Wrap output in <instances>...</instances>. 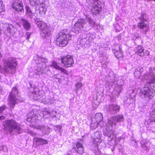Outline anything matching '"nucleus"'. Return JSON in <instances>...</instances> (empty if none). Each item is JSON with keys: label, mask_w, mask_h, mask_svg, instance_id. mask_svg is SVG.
<instances>
[{"label": "nucleus", "mask_w": 155, "mask_h": 155, "mask_svg": "<svg viewBox=\"0 0 155 155\" xmlns=\"http://www.w3.org/2000/svg\"><path fill=\"white\" fill-rule=\"evenodd\" d=\"M72 146V149L76 153L80 154H82L84 153V148L82 143L80 142H77L76 143H73Z\"/></svg>", "instance_id": "10"}, {"label": "nucleus", "mask_w": 155, "mask_h": 155, "mask_svg": "<svg viewBox=\"0 0 155 155\" xmlns=\"http://www.w3.org/2000/svg\"><path fill=\"white\" fill-rule=\"evenodd\" d=\"M155 83V78L153 77L150 81H147L141 90L142 94L148 101H150L155 95V86L152 84Z\"/></svg>", "instance_id": "1"}, {"label": "nucleus", "mask_w": 155, "mask_h": 155, "mask_svg": "<svg viewBox=\"0 0 155 155\" xmlns=\"http://www.w3.org/2000/svg\"><path fill=\"white\" fill-rule=\"evenodd\" d=\"M154 121L155 122V119H154Z\"/></svg>", "instance_id": "37"}, {"label": "nucleus", "mask_w": 155, "mask_h": 155, "mask_svg": "<svg viewBox=\"0 0 155 155\" xmlns=\"http://www.w3.org/2000/svg\"><path fill=\"white\" fill-rule=\"evenodd\" d=\"M12 7L13 9L18 12H21L24 11V5L20 0H14L12 4Z\"/></svg>", "instance_id": "11"}, {"label": "nucleus", "mask_w": 155, "mask_h": 155, "mask_svg": "<svg viewBox=\"0 0 155 155\" xmlns=\"http://www.w3.org/2000/svg\"><path fill=\"white\" fill-rule=\"evenodd\" d=\"M87 21L89 24H91L92 22V20L91 18H87Z\"/></svg>", "instance_id": "33"}, {"label": "nucleus", "mask_w": 155, "mask_h": 155, "mask_svg": "<svg viewBox=\"0 0 155 155\" xmlns=\"http://www.w3.org/2000/svg\"><path fill=\"white\" fill-rule=\"evenodd\" d=\"M50 66L51 67L55 69L58 70L61 67L58 64L57 62L54 61H52L51 64Z\"/></svg>", "instance_id": "23"}, {"label": "nucleus", "mask_w": 155, "mask_h": 155, "mask_svg": "<svg viewBox=\"0 0 155 155\" xmlns=\"http://www.w3.org/2000/svg\"><path fill=\"white\" fill-rule=\"evenodd\" d=\"M1 31H2V29L0 28V35L2 34Z\"/></svg>", "instance_id": "35"}, {"label": "nucleus", "mask_w": 155, "mask_h": 155, "mask_svg": "<svg viewBox=\"0 0 155 155\" xmlns=\"http://www.w3.org/2000/svg\"><path fill=\"white\" fill-rule=\"evenodd\" d=\"M110 107L112 110L116 112L119 111L120 108V106L117 104H112L110 105Z\"/></svg>", "instance_id": "21"}, {"label": "nucleus", "mask_w": 155, "mask_h": 155, "mask_svg": "<svg viewBox=\"0 0 155 155\" xmlns=\"http://www.w3.org/2000/svg\"><path fill=\"white\" fill-rule=\"evenodd\" d=\"M112 129V128L110 129L109 126H106L104 130V135L106 136L109 135V134L111 133Z\"/></svg>", "instance_id": "17"}, {"label": "nucleus", "mask_w": 155, "mask_h": 155, "mask_svg": "<svg viewBox=\"0 0 155 155\" xmlns=\"http://www.w3.org/2000/svg\"><path fill=\"white\" fill-rule=\"evenodd\" d=\"M58 70H60L64 74L68 75V71L65 69L60 67Z\"/></svg>", "instance_id": "26"}, {"label": "nucleus", "mask_w": 155, "mask_h": 155, "mask_svg": "<svg viewBox=\"0 0 155 155\" xmlns=\"http://www.w3.org/2000/svg\"><path fill=\"white\" fill-rule=\"evenodd\" d=\"M5 119V117L2 115L0 116V120H4Z\"/></svg>", "instance_id": "34"}, {"label": "nucleus", "mask_w": 155, "mask_h": 155, "mask_svg": "<svg viewBox=\"0 0 155 155\" xmlns=\"http://www.w3.org/2000/svg\"><path fill=\"white\" fill-rule=\"evenodd\" d=\"M18 93V91L16 87H13L12 88L11 91L10 92L8 97V104L12 108H13L17 103L15 94Z\"/></svg>", "instance_id": "7"}, {"label": "nucleus", "mask_w": 155, "mask_h": 155, "mask_svg": "<svg viewBox=\"0 0 155 155\" xmlns=\"http://www.w3.org/2000/svg\"><path fill=\"white\" fill-rule=\"evenodd\" d=\"M39 4L38 9L36 8V10L38 12L39 15L41 16H44L46 11V8L45 5L44 4Z\"/></svg>", "instance_id": "12"}, {"label": "nucleus", "mask_w": 155, "mask_h": 155, "mask_svg": "<svg viewBox=\"0 0 155 155\" xmlns=\"http://www.w3.org/2000/svg\"><path fill=\"white\" fill-rule=\"evenodd\" d=\"M34 140H35V142L38 145L46 144L48 143V142L46 140L42 138L35 137Z\"/></svg>", "instance_id": "13"}, {"label": "nucleus", "mask_w": 155, "mask_h": 155, "mask_svg": "<svg viewBox=\"0 0 155 155\" xmlns=\"http://www.w3.org/2000/svg\"><path fill=\"white\" fill-rule=\"evenodd\" d=\"M66 30H62L55 36L54 38L56 45L60 47H65L71 39V35L67 32Z\"/></svg>", "instance_id": "2"}, {"label": "nucleus", "mask_w": 155, "mask_h": 155, "mask_svg": "<svg viewBox=\"0 0 155 155\" xmlns=\"http://www.w3.org/2000/svg\"><path fill=\"white\" fill-rule=\"evenodd\" d=\"M40 0H29V3L32 6H38L41 4Z\"/></svg>", "instance_id": "19"}, {"label": "nucleus", "mask_w": 155, "mask_h": 155, "mask_svg": "<svg viewBox=\"0 0 155 155\" xmlns=\"http://www.w3.org/2000/svg\"><path fill=\"white\" fill-rule=\"evenodd\" d=\"M31 33L28 32H27L25 33V37L27 40H29L30 38Z\"/></svg>", "instance_id": "29"}, {"label": "nucleus", "mask_w": 155, "mask_h": 155, "mask_svg": "<svg viewBox=\"0 0 155 155\" xmlns=\"http://www.w3.org/2000/svg\"><path fill=\"white\" fill-rule=\"evenodd\" d=\"M116 120L117 122H120L124 118L123 115L120 114L118 115L115 116L114 117Z\"/></svg>", "instance_id": "25"}, {"label": "nucleus", "mask_w": 155, "mask_h": 155, "mask_svg": "<svg viewBox=\"0 0 155 155\" xmlns=\"http://www.w3.org/2000/svg\"><path fill=\"white\" fill-rule=\"evenodd\" d=\"M6 107L5 105L2 106L0 107V113H1L5 109Z\"/></svg>", "instance_id": "31"}, {"label": "nucleus", "mask_w": 155, "mask_h": 155, "mask_svg": "<svg viewBox=\"0 0 155 155\" xmlns=\"http://www.w3.org/2000/svg\"><path fill=\"white\" fill-rule=\"evenodd\" d=\"M135 77L136 78H139L141 75V73L139 71H135L134 73Z\"/></svg>", "instance_id": "27"}, {"label": "nucleus", "mask_w": 155, "mask_h": 155, "mask_svg": "<svg viewBox=\"0 0 155 155\" xmlns=\"http://www.w3.org/2000/svg\"><path fill=\"white\" fill-rule=\"evenodd\" d=\"M107 136L108 137V138H110V140H112L115 137V135L114 132H112L111 133L109 134V135Z\"/></svg>", "instance_id": "28"}, {"label": "nucleus", "mask_w": 155, "mask_h": 155, "mask_svg": "<svg viewBox=\"0 0 155 155\" xmlns=\"http://www.w3.org/2000/svg\"><path fill=\"white\" fill-rule=\"evenodd\" d=\"M60 59L61 63L66 68H70L73 66L74 60L72 56L67 54L61 57Z\"/></svg>", "instance_id": "8"}, {"label": "nucleus", "mask_w": 155, "mask_h": 155, "mask_svg": "<svg viewBox=\"0 0 155 155\" xmlns=\"http://www.w3.org/2000/svg\"><path fill=\"white\" fill-rule=\"evenodd\" d=\"M36 24L41 31L40 35L42 38L45 39L50 36L51 34V29L49 25L41 20L37 21Z\"/></svg>", "instance_id": "4"}, {"label": "nucleus", "mask_w": 155, "mask_h": 155, "mask_svg": "<svg viewBox=\"0 0 155 155\" xmlns=\"http://www.w3.org/2000/svg\"><path fill=\"white\" fill-rule=\"evenodd\" d=\"M26 10V13L28 14H30L31 13L32 11L31 10L29 7L28 6H26L25 7Z\"/></svg>", "instance_id": "30"}, {"label": "nucleus", "mask_w": 155, "mask_h": 155, "mask_svg": "<svg viewBox=\"0 0 155 155\" xmlns=\"http://www.w3.org/2000/svg\"><path fill=\"white\" fill-rule=\"evenodd\" d=\"M95 118L96 121L97 123L101 122L103 119L102 115L101 113L96 114Z\"/></svg>", "instance_id": "18"}, {"label": "nucleus", "mask_w": 155, "mask_h": 155, "mask_svg": "<svg viewBox=\"0 0 155 155\" xmlns=\"http://www.w3.org/2000/svg\"><path fill=\"white\" fill-rule=\"evenodd\" d=\"M144 49L143 47L141 46H138L136 48L135 53L140 56H142L143 55Z\"/></svg>", "instance_id": "16"}, {"label": "nucleus", "mask_w": 155, "mask_h": 155, "mask_svg": "<svg viewBox=\"0 0 155 155\" xmlns=\"http://www.w3.org/2000/svg\"><path fill=\"white\" fill-rule=\"evenodd\" d=\"M114 55L115 57L118 59H119L123 57V54L120 50L116 51L114 52Z\"/></svg>", "instance_id": "20"}, {"label": "nucleus", "mask_w": 155, "mask_h": 155, "mask_svg": "<svg viewBox=\"0 0 155 155\" xmlns=\"http://www.w3.org/2000/svg\"><path fill=\"white\" fill-rule=\"evenodd\" d=\"M96 137V136H95ZM101 137L100 135L99 134V137H94L93 140L94 143L98 145L101 142Z\"/></svg>", "instance_id": "22"}, {"label": "nucleus", "mask_w": 155, "mask_h": 155, "mask_svg": "<svg viewBox=\"0 0 155 155\" xmlns=\"http://www.w3.org/2000/svg\"><path fill=\"white\" fill-rule=\"evenodd\" d=\"M144 22H139L137 24V26L138 28L140 29L146 28V31H147L149 29V25L144 23Z\"/></svg>", "instance_id": "15"}, {"label": "nucleus", "mask_w": 155, "mask_h": 155, "mask_svg": "<svg viewBox=\"0 0 155 155\" xmlns=\"http://www.w3.org/2000/svg\"><path fill=\"white\" fill-rule=\"evenodd\" d=\"M148 1H154L155 2V0H148Z\"/></svg>", "instance_id": "36"}, {"label": "nucleus", "mask_w": 155, "mask_h": 155, "mask_svg": "<svg viewBox=\"0 0 155 155\" xmlns=\"http://www.w3.org/2000/svg\"><path fill=\"white\" fill-rule=\"evenodd\" d=\"M99 0H94L91 11L93 15H97L100 13L102 9Z\"/></svg>", "instance_id": "9"}, {"label": "nucleus", "mask_w": 155, "mask_h": 155, "mask_svg": "<svg viewBox=\"0 0 155 155\" xmlns=\"http://www.w3.org/2000/svg\"><path fill=\"white\" fill-rule=\"evenodd\" d=\"M108 123L111 126V127L112 128H113V121L111 120H108Z\"/></svg>", "instance_id": "32"}, {"label": "nucleus", "mask_w": 155, "mask_h": 155, "mask_svg": "<svg viewBox=\"0 0 155 155\" xmlns=\"http://www.w3.org/2000/svg\"><path fill=\"white\" fill-rule=\"evenodd\" d=\"M4 129L8 131L10 134L12 133L14 130L18 134L21 133V129L20 124L13 119L8 120L5 121L3 125Z\"/></svg>", "instance_id": "3"}, {"label": "nucleus", "mask_w": 155, "mask_h": 155, "mask_svg": "<svg viewBox=\"0 0 155 155\" xmlns=\"http://www.w3.org/2000/svg\"><path fill=\"white\" fill-rule=\"evenodd\" d=\"M21 20L24 28L27 31L29 30L31 26L30 23L24 18H22Z\"/></svg>", "instance_id": "14"}, {"label": "nucleus", "mask_w": 155, "mask_h": 155, "mask_svg": "<svg viewBox=\"0 0 155 155\" xmlns=\"http://www.w3.org/2000/svg\"><path fill=\"white\" fill-rule=\"evenodd\" d=\"M27 120L30 122L31 124L30 126L37 130H41L43 127H44V126L38 125L37 123L39 121L38 117L36 115H32V116L28 115L27 117Z\"/></svg>", "instance_id": "6"}, {"label": "nucleus", "mask_w": 155, "mask_h": 155, "mask_svg": "<svg viewBox=\"0 0 155 155\" xmlns=\"http://www.w3.org/2000/svg\"><path fill=\"white\" fill-rule=\"evenodd\" d=\"M147 16V14L145 13H142L141 14V16L138 18V19L141 22H145L147 21V19L146 18H144V17Z\"/></svg>", "instance_id": "24"}, {"label": "nucleus", "mask_w": 155, "mask_h": 155, "mask_svg": "<svg viewBox=\"0 0 155 155\" xmlns=\"http://www.w3.org/2000/svg\"><path fill=\"white\" fill-rule=\"evenodd\" d=\"M18 64L16 59L14 58H10L7 60H3V66L2 69L6 72L8 73L9 70H15Z\"/></svg>", "instance_id": "5"}]
</instances>
